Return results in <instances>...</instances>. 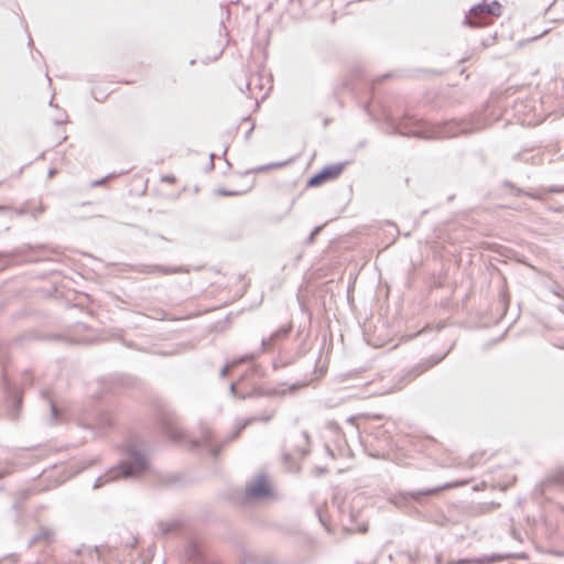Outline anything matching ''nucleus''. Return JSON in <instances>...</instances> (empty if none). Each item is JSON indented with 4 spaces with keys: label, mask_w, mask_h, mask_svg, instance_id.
Returning a JSON list of instances; mask_svg holds the SVG:
<instances>
[{
    "label": "nucleus",
    "mask_w": 564,
    "mask_h": 564,
    "mask_svg": "<svg viewBox=\"0 0 564 564\" xmlns=\"http://www.w3.org/2000/svg\"><path fill=\"white\" fill-rule=\"evenodd\" d=\"M502 6L498 1L481 3L473 7L466 15L465 22L471 28H484L492 23L494 18L500 17Z\"/></svg>",
    "instance_id": "1"
},
{
    "label": "nucleus",
    "mask_w": 564,
    "mask_h": 564,
    "mask_svg": "<svg viewBox=\"0 0 564 564\" xmlns=\"http://www.w3.org/2000/svg\"><path fill=\"white\" fill-rule=\"evenodd\" d=\"M343 170V164L328 165L308 181V186L315 187L325 182L333 181L341 174Z\"/></svg>",
    "instance_id": "2"
},
{
    "label": "nucleus",
    "mask_w": 564,
    "mask_h": 564,
    "mask_svg": "<svg viewBox=\"0 0 564 564\" xmlns=\"http://www.w3.org/2000/svg\"><path fill=\"white\" fill-rule=\"evenodd\" d=\"M465 484H466V481L449 482V484H445L442 487H435V488H430L426 490L415 491V492L410 494V496L412 499L419 500L421 496H434V495L440 494L442 490L452 489V488H455L458 486H463Z\"/></svg>",
    "instance_id": "3"
},
{
    "label": "nucleus",
    "mask_w": 564,
    "mask_h": 564,
    "mask_svg": "<svg viewBox=\"0 0 564 564\" xmlns=\"http://www.w3.org/2000/svg\"><path fill=\"white\" fill-rule=\"evenodd\" d=\"M147 462L142 456H135L133 464L123 467L124 477L137 476L144 471Z\"/></svg>",
    "instance_id": "4"
},
{
    "label": "nucleus",
    "mask_w": 564,
    "mask_h": 564,
    "mask_svg": "<svg viewBox=\"0 0 564 564\" xmlns=\"http://www.w3.org/2000/svg\"><path fill=\"white\" fill-rule=\"evenodd\" d=\"M271 492L269 482L261 478L249 487V494L254 497H264Z\"/></svg>",
    "instance_id": "5"
},
{
    "label": "nucleus",
    "mask_w": 564,
    "mask_h": 564,
    "mask_svg": "<svg viewBox=\"0 0 564 564\" xmlns=\"http://www.w3.org/2000/svg\"><path fill=\"white\" fill-rule=\"evenodd\" d=\"M246 101L250 108V113L254 112L258 109V107H259L258 101L254 100L253 98L246 97Z\"/></svg>",
    "instance_id": "6"
},
{
    "label": "nucleus",
    "mask_w": 564,
    "mask_h": 564,
    "mask_svg": "<svg viewBox=\"0 0 564 564\" xmlns=\"http://www.w3.org/2000/svg\"><path fill=\"white\" fill-rule=\"evenodd\" d=\"M167 272L170 273H180V272H188V270H183V269H172V270H169Z\"/></svg>",
    "instance_id": "7"
},
{
    "label": "nucleus",
    "mask_w": 564,
    "mask_h": 564,
    "mask_svg": "<svg viewBox=\"0 0 564 564\" xmlns=\"http://www.w3.org/2000/svg\"><path fill=\"white\" fill-rule=\"evenodd\" d=\"M163 181L173 183L175 181V178L173 176H166L163 178Z\"/></svg>",
    "instance_id": "8"
},
{
    "label": "nucleus",
    "mask_w": 564,
    "mask_h": 564,
    "mask_svg": "<svg viewBox=\"0 0 564 564\" xmlns=\"http://www.w3.org/2000/svg\"><path fill=\"white\" fill-rule=\"evenodd\" d=\"M268 169H269L268 166H262V167L259 169V171H265Z\"/></svg>",
    "instance_id": "9"
}]
</instances>
